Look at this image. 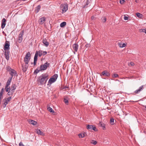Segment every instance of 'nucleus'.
I'll return each instance as SVG.
<instances>
[{
	"mask_svg": "<svg viewBox=\"0 0 146 146\" xmlns=\"http://www.w3.org/2000/svg\"><path fill=\"white\" fill-rule=\"evenodd\" d=\"M48 75L46 73L42 74L38 77L37 81L40 85H43L46 83L48 78Z\"/></svg>",
	"mask_w": 146,
	"mask_h": 146,
	"instance_id": "1",
	"label": "nucleus"
},
{
	"mask_svg": "<svg viewBox=\"0 0 146 146\" xmlns=\"http://www.w3.org/2000/svg\"><path fill=\"white\" fill-rule=\"evenodd\" d=\"M42 51L41 50H39L38 51H36L34 57L33 62V64L34 66H35L36 64L37 61V60L38 56L39 57H40L42 55Z\"/></svg>",
	"mask_w": 146,
	"mask_h": 146,
	"instance_id": "2",
	"label": "nucleus"
},
{
	"mask_svg": "<svg viewBox=\"0 0 146 146\" xmlns=\"http://www.w3.org/2000/svg\"><path fill=\"white\" fill-rule=\"evenodd\" d=\"M58 77V76L57 74H54L52 77L49 80L47 85H48L49 84L51 85L52 84L55 82Z\"/></svg>",
	"mask_w": 146,
	"mask_h": 146,
	"instance_id": "3",
	"label": "nucleus"
},
{
	"mask_svg": "<svg viewBox=\"0 0 146 146\" xmlns=\"http://www.w3.org/2000/svg\"><path fill=\"white\" fill-rule=\"evenodd\" d=\"M60 8L62 11V13L65 12L68 9V6L66 4H62L60 6Z\"/></svg>",
	"mask_w": 146,
	"mask_h": 146,
	"instance_id": "4",
	"label": "nucleus"
},
{
	"mask_svg": "<svg viewBox=\"0 0 146 146\" xmlns=\"http://www.w3.org/2000/svg\"><path fill=\"white\" fill-rule=\"evenodd\" d=\"M31 59V54L30 53L28 52L25 55L24 59V62L25 63H29L30 59Z\"/></svg>",
	"mask_w": 146,
	"mask_h": 146,
	"instance_id": "5",
	"label": "nucleus"
},
{
	"mask_svg": "<svg viewBox=\"0 0 146 146\" xmlns=\"http://www.w3.org/2000/svg\"><path fill=\"white\" fill-rule=\"evenodd\" d=\"M7 70L8 71H10V74L11 76V77L13 78V76H17V73L16 72L14 69H12L10 68H7Z\"/></svg>",
	"mask_w": 146,
	"mask_h": 146,
	"instance_id": "6",
	"label": "nucleus"
},
{
	"mask_svg": "<svg viewBox=\"0 0 146 146\" xmlns=\"http://www.w3.org/2000/svg\"><path fill=\"white\" fill-rule=\"evenodd\" d=\"M24 31H21L19 34V35L18 36V42L19 43H21L23 40V36L24 35Z\"/></svg>",
	"mask_w": 146,
	"mask_h": 146,
	"instance_id": "7",
	"label": "nucleus"
},
{
	"mask_svg": "<svg viewBox=\"0 0 146 146\" xmlns=\"http://www.w3.org/2000/svg\"><path fill=\"white\" fill-rule=\"evenodd\" d=\"M49 64L48 62H46L43 64L41 65L40 66V69L41 70H45L47 67L49 66Z\"/></svg>",
	"mask_w": 146,
	"mask_h": 146,
	"instance_id": "8",
	"label": "nucleus"
},
{
	"mask_svg": "<svg viewBox=\"0 0 146 146\" xmlns=\"http://www.w3.org/2000/svg\"><path fill=\"white\" fill-rule=\"evenodd\" d=\"M28 63H25L22 64V69L23 72H25L28 68L29 66Z\"/></svg>",
	"mask_w": 146,
	"mask_h": 146,
	"instance_id": "9",
	"label": "nucleus"
},
{
	"mask_svg": "<svg viewBox=\"0 0 146 146\" xmlns=\"http://www.w3.org/2000/svg\"><path fill=\"white\" fill-rule=\"evenodd\" d=\"M5 51V57L7 60H8L9 58V50H7Z\"/></svg>",
	"mask_w": 146,
	"mask_h": 146,
	"instance_id": "10",
	"label": "nucleus"
},
{
	"mask_svg": "<svg viewBox=\"0 0 146 146\" xmlns=\"http://www.w3.org/2000/svg\"><path fill=\"white\" fill-rule=\"evenodd\" d=\"M87 128L90 130H93L95 131L97 130L96 129V127L94 125H88L87 126Z\"/></svg>",
	"mask_w": 146,
	"mask_h": 146,
	"instance_id": "11",
	"label": "nucleus"
},
{
	"mask_svg": "<svg viewBox=\"0 0 146 146\" xmlns=\"http://www.w3.org/2000/svg\"><path fill=\"white\" fill-rule=\"evenodd\" d=\"M100 76H104L108 77L110 76V74L106 70H105L102 72L101 74H100Z\"/></svg>",
	"mask_w": 146,
	"mask_h": 146,
	"instance_id": "12",
	"label": "nucleus"
},
{
	"mask_svg": "<svg viewBox=\"0 0 146 146\" xmlns=\"http://www.w3.org/2000/svg\"><path fill=\"white\" fill-rule=\"evenodd\" d=\"M46 21V17H43L40 19L38 21V23L40 24H43Z\"/></svg>",
	"mask_w": 146,
	"mask_h": 146,
	"instance_id": "13",
	"label": "nucleus"
},
{
	"mask_svg": "<svg viewBox=\"0 0 146 146\" xmlns=\"http://www.w3.org/2000/svg\"><path fill=\"white\" fill-rule=\"evenodd\" d=\"M143 85H142L139 87V88L136 90L134 92L135 94H138L141 91H142L143 89H144Z\"/></svg>",
	"mask_w": 146,
	"mask_h": 146,
	"instance_id": "14",
	"label": "nucleus"
},
{
	"mask_svg": "<svg viewBox=\"0 0 146 146\" xmlns=\"http://www.w3.org/2000/svg\"><path fill=\"white\" fill-rule=\"evenodd\" d=\"M6 20L4 18H3V19L2 20L1 25V27L2 29H3L4 28L6 25Z\"/></svg>",
	"mask_w": 146,
	"mask_h": 146,
	"instance_id": "15",
	"label": "nucleus"
},
{
	"mask_svg": "<svg viewBox=\"0 0 146 146\" xmlns=\"http://www.w3.org/2000/svg\"><path fill=\"white\" fill-rule=\"evenodd\" d=\"M42 43L46 47H47L49 45V42L47 41V40L46 38L43 39Z\"/></svg>",
	"mask_w": 146,
	"mask_h": 146,
	"instance_id": "16",
	"label": "nucleus"
},
{
	"mask_svg": "<svg viewBox=\"0 0 146 146\" xmlns=\"http://www.w3.org/2000/svg\"><path fill=\"white\" fill-rule=\"evenodd\" d=\"M72 47L75 51L76 52H77L78 48V45L77 44H74L73 45Z\"/></svg>",
	"mask_w": 146,
	"mask_h": 146,
	"instance_id": "17",
	"label": "nucleus"
},
{
	"mask_svg": "<svg viewBox=\"0 0 146 146\" xmlns=\"http://www.w3.org/2000/svg\"><path fill=\"white\" fill-rule=\"evenodd\" d=\"M12 79V77H10L9 78L6 84V87H8L10 85V83H11V80Z\"/></svg>",
	"mask_w": 146,
	"mask_h": 146,
	"instance_id": "18",
	"label": "nucleus"
},
{
	"mask_svg": "<svg viewBox=\"0 0 146 146\" xmlns=\"http://www.w3.org/2000/svg\"><path fill=\"white\" fill-rule=\"evenodd\" d=\"M9 46H10L9 44L5 42V44L4 48V49L5 50H9Z\"/></svg>",
	"mask_w": 146,
	"mask_h": 146,
	"instance_id": "19",
	"label": "nucleus"
},
{
	"mask_svg": "<svg viewBox=\"0 0 146 146\" xmlns=\"http://www.w3.org/2000/svg\"><path fill=\"white\" fill-rule=\"evenodd\" d=\"M16 88V87L15 84H13L11 86V88H10V90L11 91V92H14V91L15 90Z\"/></svg>",
	"mask_w": 146,
	"mask_h": 146,
	"instance_id": "20",
	"label": "nucleus"
},
{
	"mask_svg": "<svg viewBox=\"0 0 146 146\" xmlns=\"http://www.w3.org/2000/svg\"><path fill=\"white\" fill-rule=\"evenodd\" d=\"M29 122L30 124H32L33 125H35L37 123V122L34 120L29 119Z\"/></svg>",
	"mask_w": 146,
	"mask_h": 146,
	"instance_id": "21",
	"label": "nucleus"
},
{
	"mask_svg": "<svg viewBox=\"0 0 146 146\" xmlns=\"http://www.w3.org/2000/svg\"><path fill=\"white\" fill-rule=\"evenodd\" d=\"M41 8V6L40 5H38L35 8V11L36 13H38L40 10Z\"/></svg>",
	"mask_w": 146,
	"mask_h": 146,
	"instance_id": "22",
	"label": "nucleus"
},
{
	"mask_svg": "<svg viewBox=\"0 0 146 146\" xmlns=\"http://www.w3.org/2000/svg\"><path fill=\"white\" fill-rule=\"evenodd\" d=\"M4 91V89L3 88L1 90L0 92V100H2L3 98V94Z\"/></svg>",
	"mask_w": 146,
	"mask_h": 146,
	"instance_id": "23",
	"label": "nucleus"
},
{
	"mask_svg": "<svg viewBox=\"0 0 146 146\" xmlns=\"http://www.w3.org/2000/svg\"><path fill=\"white\" fill-rule=\"evenodd\" d=\"M3 101H4V102L3 104V108H5L8 103L6 100H4V99H3Z\"/></svg>",
	"mask_w": 146,
	"mask_h": 146,
	"instance_id": "24",
	"label": "nucleus"
},
{
	"mask_svg": "<svg viewBox=\"0 0 146 146\" xmlns=\"http://www.w3.org/2000/svg\"><path fill=\"white\" fill-rule=\"evenodd\" d=\"M66 23L65 22H63L60 24V26L61 27H63L66 25Z\"/></svg>",
	"mask_w": 146,
	"mask_h": 146,
	"instance_id": "25",
	"label": "nucleus"
},
{
	"mask_svg": "<svg viewBox=\"0 0 146 146\" xmlns=\"http://www.w3.org/2000/svg\"><path fill=\"white\" fill-rule=\"evenodd\" d=\"M11 99V96H9L7 98H5L4 99V100H6L8 103L9 102Z\"/></svg>",
	"mask_w": 146,
	"mask_h": 146,
	"instance_id": "26",
	"label": "nucleus"
},
{
	"mask_svg": "<svg viewBox=\"0 0 146 146\" xmlns=\"http://www.w3.org/2000/svg\"><path fill=\"white\" fill-rule=\"evenodd\" d=\"M41 71V70H40V69H38V68H37L35 70L34 73V74H36Z\"/></svg>",
	"mask_w": 146,
	"mask_h": 146,
	"instance_id": "27",
	"label": "nucleus"
},
{
	"mask_svg": "<svg viewBox=\"0 0 146 146\" xmlns=\"http://www.w3.org/2000/svg\"><path fill=\"white\" fill-rule=\"evenodd\" d=\"M137 16L139 18H141L142 17V15L139 13H136Z\"/></svg>",
	"mask_w": 146,
	"mask_h": 146,
	"instance_id": "28",
	"label": "nucleus"
},
{
	"mask_svg": "<svg viewBox=\"0 0 146 146\" xmlns=\"http://www.w3.org/2000/svg\"><path fill=\"white\" fill-rule=\"evenodd\" d=\"M89 0H87L86 5L84 6L83 8L87 7H88V5L89 4Z\"/></svg>",
	"mask_w": 146,
	"mask_h": 146,
	"instance_id": "29",
	"label": "nucleus"
},
{
	"mask_svg": "<svg viewBox=\"0 0 146 146\" xmlns=\"http://www.w3.org/2000/svg\"><path fill=\"white\" fill-rule=\"evenodd\" d=\"M99 125L103 127V129H104L105 128V126L104 125V124L103 123L100 122L99 123Z\"/></svg>",
	"mask_w": 146,
	"mask_h": 146,
	"instance_id": "30",
	"label": "nucleus"
},
{
	"mask_svg": "<svg viewBox=\"0 0 146 146\" xmlns=\"http://www.w3.org/2000/svg\"><path fill=\"white\" fill-rule=\"evenodd\" d=\"M47 109L48 110V111L49 112H52V113L54 112V111L53 110H52V109L50 107H48L47 108Z\"/></svg>",
	"mask_w": 146,
	"mask_h": 146,
	"instance_id": "31",
	"label": "nucleus"
},
{
	"mask_svg": "<svg viewBox=\"0 0 146 146\" xmlns=\"http://www.w3.org/2000/svg\"><path fill=\"white\" fill-rule=\"evenodd\" d=\"M101 20L102 22L105 23L106 21V18L105 17H103L102 18Z\"/></svg>",
	"mask_w": 146,
	"mask_h": 146,
	"instance_id": "32",
	"label": "nucleus"
},
{
	"mask_svg": "<svg viewBox=\"0 0 146 146\" xmlns=\"http://www.w3.org/2000/svg\"><path fill=\"white\" fill-rule=\"evenodd\" d=\"M78 135L80 138H83L85 137V134L84 133H80Z\"/></svg>",
	"mask_w": 146,
	"mask_h": 146,
	"instance_id": "33",
	"label": "nucleus"
},
{
	"mask_svg": "<svg viewBox=\"0 0 146 146\" xmlns=\"http://www.w3.org/2000/svg\"><path fill=\"white\" fill-rule=\"evenodd\" d=\"M126 45V44L124 43L123 44H119V46L120 47L123 48L125 47Z\"/></svg>",
	"mask_w": 146,
	"mask_h": 146,
	"instance_id": "34",
	"label": "nucleus"
},
{
	"mask_svg": "<svg viewBox=\"0 0 146 146\" xmlns=\"http://www.w3.org/2000/svg\"><path fill=\"white\" fill-rule=\"evenodd\" d=\"M13 92H11V91L10 90L8 92L7 94L9 96H11L13 94Z\"/></svg>",
	"mask_w": 146,
	"mask_h": 146,
	"instance_id": "35",
	"label": "nucleus"
},
{
	"mask_svg": "<svg viewBox=\"0 0 146 146\" xmlns=\"http://www.w3.org/2000/svg\"><path fill=\"white\" fill-rule=\"evenodd\" d=\"M64 103L66 104H67L68 102V100L66 98H64Z\"/></svg>",
	"mask_w": 146,
	"mask_h": 146,
	"instance_id": "36",
	"label": "nucleus"
},
{
	"mask_svg": "<svg viewBox=\"0 0 146 146\" xmlns=\"http://www.w3.org/2000/svg\"><path fill=\"white\" fill-rule=\"evenodd\" d=\"M91 143L94 145H95L97 143V142L95 140H92Z\"/></svg>",
	"mask_w": 146,
	"mask_h": 146,
	"instance_id": "37",
	"label": "nucleus"
},
{
	"mask_svg": "<svg viewBox=\"0 0 146 146\" xmlns=\"http://www.w3.org/2000/svg\"><path fill=\"white\" fill-rule=\"evenodd\" d=\"M141 32L145 33L146 34V28L145 29H142L140 30Z\"/></svg>",
	"mask_w": 146,
	"mask_h": 146,
	"instance_id": "38",
	"label": "nucleus"
},
{
	"mask_svg": "<svg viewBox=\"0 0 146 146\" xmlns=\"http://www.w3.org/2000/svg\"><path fill=\"white\" fill-rule=\"evenodd\" d=\"M114 119L113 118H111L110 119V122L111 123V124L113 125L114 124Z\"/></svg>",
	"mask_w": 146,
	"mask_h": 146,
	"instance_id": "39",
	"label": "nucleus"
},
{
	"mask_svg": "<svg viewBox=\"0 0 146 146\" xmlns=\"http://www.w3.org/2000/svg\"><path fill=\"white\" fill-rule=\"evenodd\" d=\"M113 78H117L118 77V75L117 74H113L112 76Z\"/></svg>",
	"mask_w": 146,
	"mask_h": 146,
	"instance_id": "40",
	"label": "nucleus"
},
{
	"mask_svg": "<svg viewBox=\"0 0 146 146\" xmlns=\"http://www.w3.org/2000/svg\"><path fill=\"white\" fill-rule=\"evenodd\" d=\"M5 89L6 90V92H7L10 90V88L6 87V86H5Z\"/></svg>",
	"mask_w": 146,
	"mask_h": 146,
	"instance_id": "41",
	"label": "nucleus"
},
{
	"mask_svg": "<svg viewBox=\"0 0 146 146\" xmlns=\"http://www.w3.org/2000/svg\"><path fill=\"white\" fill-rule=\"evenodd\" d=\"M40 131H41L40 129H37L36 130V131L37 134L39 135L40 133Z\"/></svg>",
	"mask_w": 146,
	"mask_h": 146,
	"instance_id": "42",
	"label": "nucleus"
},
{
	"mask_svg": "<svg viewBox=\"0 0 146 146\" xmlns=\"http://www.w3.org/2000/svg\"><path fill=\"white\" fill-rule=\"evenodd\" d=\"M47 52L45 51H42V55L44 56V55H45L46 54H47Z\"/></svg>",
	"mask_w": 146,
	"mask_h": 146,
	"instance_id": "43",
	"label": "nucleus"
},
{
	"mask_svg": "<svg viewBox=\"0 0 146 146\" xmlns=\"http://www.w3.org/2000/svg\"><path fill=\"white\" fill-rule=\"evenodd\" d=\"M125 1L124 0H120V3L121 4H122L124 3Z\"/></svg>",
	"mask_w": 146,
	"mask_h": 146,
	"instance_id": "44",
	"label": "nucleus"
},
{
	"mask_svg": "<svg viewBox=\"0 0 146 146\" xmlns=\"http://www.w3.org/2000/svg\"><path fill=\"white\" fill-rule=\"evenodd\" d=\"M40 134L39 135H44V133L43 132H42L41 131H40Z\"/></svg>",
	"mask_w": 146,
	"mask_h": 146,
	"instance_id": "45",
	"label": "nucleus"
},
{
	"mask_svg": "<svg viewBox=\"0 0 146 146\" xmlns=\"http://www.w3.org/2000/svg\"><path fill=\"white\" fill-rule=\"evenodd\" d=\"M124 20H128V17L127 16H126L125 15H124Z\"/></svg>",
	"mask_w": 146,
	"mask_h": 146,
	"instance_id": "46",
	"label": "nucleus"
},
{
	"mask_svg": "<svg viewBox=\"0 0 146 146\" xmlns=\"http://www.w3.org/2000/svg\"><path fill=\"white\" fill-rule=\"evenodd\" d=\"M90 46V44H86L85 45V47L86 48Z\"/></svg>",
	"mask_w": 146,
	"mask_h": 146,
	"instance_id": "47",
	"label": "nucleus"
},
{
	"mask_svg": "<svg viewBox=\"0 0 146 146\" xmlns=\"http://www.w3.org/2000/svg\"><path fill=\"white\" fill-rule=\"evenodd\" d=\"M131 65L132 66H133L134 65V63L133 62H131L130 63Z\"/></svg>",
	"mask_w": 146,
	"mask_h": 146,
	"instance_id": "48",
	"label": "nucleus"
},
{
	"mask_svg": "<svg viewBox=\"0 0 146 146\" xmlns=\"http://www.w3.org/2000/svg\"><path fill=\"white\" fill-rule=\"evenodd\" d=\"M94 17L93 16H92L91 17V19L92 20H93L94 19Z\"/></svg>",
	"mask_w": 146,
	"mask_h": 146,
	"instance_id": "49",
	"label": "nucleus"
},
{
	"mask_svg": "<svg viewBox=\"0 0 146 146\" xmlns=\"http://www.w3.org/2000/svg\"><path fill=\"white\" fill-rule=\"evenodd\" d=\"M1 100H0V105H1Z\"/></svg>",
	"mask_w": 146,
	"mask_h": 146,
	"instance_id": "50",
	"label": "nucleus"
},
{
	"mask_svg": "<svg viewBox=\"0 0 146 146\" xmlns=\"http://www.w3.org/2000/svg\"><path fill=\"white\" fill-rule=\"evenodd\" d=\"M145 110H146V106H145Z\"/></svg>",
	"mask_w": 146,
	"mask_h": 146,
	"instance_id": "51",
	"label": "nucleus"
}]
</instances>
